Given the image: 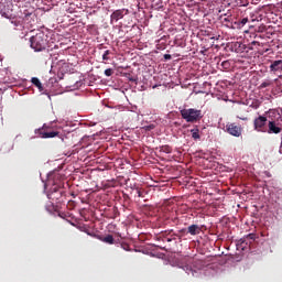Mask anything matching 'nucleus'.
I'll return each instance as SVG.
<instances>
[{
    "label": "nucleus",
    "instance_id": "nucleus-2",
    "mask_svg": "<svg viewBox=\"0 0 282 282\" xmlns=\"http://www.w3.org/2000/svg\"><path fill=\"white\" fill-rule=\"evenodd\" d=\"M181 116L183 120L187 122H199L204 116L202 115V110H197L195 108L182 109Z\"/></svg>",
    "mask_w": 282,
    "mask_h": 282
},
{
    "label": "nucleus",
    "instance_id": "nucleus-20",
    "mask_svg": "<svg viewBox=\"0 0 282 282\" xmlns=\"http://www.w3.org/2000/svg\"><path fill=\"white\" fill-rule=\"evenodd\" d=\"M105 76H113V69L107 68V69L105 70Z\"/></svg>",
    "mask_w": 282,
    "mask_h": 282
},
{
    "label": "nucleus",
    "instance_id": "nucleus-24",
    "mask_svg": "<svg viewBox=\"0 0 282 282\" xmlns=\"http://www.w3.org/2000/svg\"><path fill=\"white\" fill-rule=\"evenodd\" d=\"M128 80H129L130 83H135L138 79L134 78V77H128Z\"/></svg>",
    "mask_w": 282,
    "mask_h": 282
},
{
    "label": "nucleus",
    "instance_id": "nucleus-11",
    "mask_svg": "<svg viewBox=\"0 0 282 282\" xmlns=\"http://www.w3.org/2000/svg\"><path fill=\"white\" fill-rule=\"evenodd\" d=\"M100 241L108 243L109 246H113L116 243V239H113L112 235H107L106 237L100 238Z\"/></svg>",
    "mask_w": 282,
    "mask_h": 282
},
{
    "label": "nucleus",
    "instance_id": "nucleus-21",
    "mask_svg": "<svg viewBox=\"0 0 282 282\" xmlns=\"http://www.w3.org/2000/svg\"><path fill=\"white\" fill-rule=\"evenodd\" d=\"M265 87H270V83H269V82H263V83L260 85V89H265Z\"/></svg>",
    "mask_w": 282,
    "mask_h": 282
},
{
    "label": "nucleus",
    "instance_id": "nucleus-22",
    "mask_svg": "<svg viewBox=\"0 0 282 282\" xmlns=\"http://www.w3.org/2000/svg\"><path fill=\"white\" fill-rule=\"evenodd\" d=\"M241 25H246V23H248V18H243L241 21H240Z\"/></svg>",
    "mask_w": 282,
    "mask_h": 282
},
{
    "label": "nucleus",
    "instance_id": "nucleus-27",
    "mask_svg": "<svg viewBox=\"0 0 282 282\" xmlns=\"http://www.w3.org/2000/svg\"><path fill=\"white\" fill-rule=\"evenodd\" d=\"M166 241H167V242H171V241H173V240H172L171 238H167Z\"/></svg>",
    "mask_w": 282,
    "mask_h": 282
},
{
    "label": "nucleus",
    "instance_id": "nucleus-8",
    "mask_svg": "<svg viewBox=\"0 0 282 282\" xmlns=\"http://www.w3.org/2000/svg\"><path fill=\"white\" fill-rule=\"evenodd\" d=\"M265 133L279 134V133H281V127H279V123H276V121L271 120V121L268 122V128H267Z\"/></svg>",
    "mask_w": 282,
    "mask_h": 282
},
{
    "label": "nucleus",
    "instance_id": "nucleus-33",
    "mask_svg": "<svg viewBox=\"0 0 282 282\" xmlns=\"http://www.w3.org/2000/svg\"><path fill=\"white\" fill-rule=\"evenodd\" d=\"M141 196L140 192H139V197Z\"/></svg>",
    "mask_w": 282,
    "mask_h": 282
},
{
    "label": "nucleus",
    "instance_id": "nucleus-9",
    "mask_svg": "<svg viewBox=\"0 0 282 282\" xmlns=\"http://www.w3.org/2000/svg\"><path fill=\"white\" fill-rule=\"evenodd\" d=\"M270 72L276 74V72H282V59L272 61L269 66Z\"/></svg>",
    "mask_w": 282,
    "mask_h": 282
},
{
    "label": "nucleus",
    "instance_id": "nucleus-13",
    "mask_svg": "<svg viewBox=\"0 0 282 282\" xmlns=\"http://www.w3.org/2000/svg\"><path fill=\"white\" fill-rule=\"evenodd\" d=\"M250 242H248V238L242 237L237 241V246H240V248H242V250L246 248V246H248Z\"/></svg>",
    "mask_w": 282,
    "mask_h": 282
},
{
    "label": "nucleus",
    "instance_id": "nucleus-17",
    "mask_svg": "<svg viewBox=\"0 0 282 282\" xmlns=\"http://www.w3.org/2000/svg\"><path fill=\"white\" fill-rule=\"evenodd\" d=\"M183 270H185L187 274H192V276H195V270H193V268L185 265Z\"/></svg>",
    "mask_w": 282,
    "mask_h": 282
},
{
    "label": "nucleus",
    "instance_id": "nucleus-4",
    "mask_svg": "<svg viewBox=\"0 0 282 282\" xmlns=\"http://www.w3.org/2000/svg\"><path fill=\"white\" fill-rule=\"evenodd\" d=\"M265 124H268V118L264 116H259L253 121L254 130L261 133H265V131H268V127H265Z\"/></svg>",
    "mask_w": 282,
    "mask_h": 282
},
{
    "label": "nucleus",
    "instance_id": "nucleus-30",
    "mask_svg": "<svg viewBox=\"0 0 282 282\" xmlns=\"http://www.w3.org/2000/svg\"><path fill=\"white\" fill-rule=\"evenodd\" d=\"M224 21H230L228 18H225Z\"/></svg>",
    "mask_w": 282,
    "mask_h": 282
},
{
    "label": "nucleus",
    "instance_id": "nucleus-23",
    "mask_svg": "<svg viewBox=\"0 0 282 282\" xmlns=\"http://www.w3.org/2000/svg\"><path fill=\"white\" fill-rule=\"evenodd\" d=\"M163 57L165 61H171V58H172L171 54H165Z\"/></svg>",
    "mask_w": 282,
    "mask_h": 282
},
{
    "label": "nucleus",
    "instance_id": "nucleus-18",
    "mask_svg": "<svg viewBox=\"0 0 282 282\" xmlns=\"http://www.w3.org/2000/svg\"><path fill=\"white\" fill-rule=\"evenodd\" d=\"M245 237H246L247 241H254V239H257V235H254V234H248Z\"/></svg>",
    "mask_w": 282,
    "mask_h": 282
},
{
    "label": "nucleus",
    "instance_id": "nucleus-15",
    "mask_svg": "<svg viewBox=\"0 0 282 282\" xmlns=\"http://www.w3.org/2000/svg\"><path fill=\"white\" fill-rule=\"evenodd\" d=\"M12 25H14V28H19V30H23V21L15 19L11 21Z\"/></svg>",
    "mask_w": 282,
    "mask_h": 282
},
{
    "label": "nucleus",
    "instance_id": "nucleus-6",
    "mask_svg": "<svg viewBox=\"0 0 282 282\" xmlns=\"http://www.w3.org/2000/svg\"><path fill=\"white\" fill-rule=\"evenodd\" d=\"M126 14H129V9H118L113 11L110 15V21L113 23V21H120V19H124Z\"/></svg>",
    "mask_w": 282,
    "mask_h": 282
},
{
    "label": "nucleus",
    "instance_id": "nucleus-3",
    "mask_svg": "<svg viewBox=\"0 0 282 282\" xmlns=\"http://www.w3.org/2000/svg\"><path fill=\"white\" fill-rule=\"evenodd\" d=\"M51 127L47 123H44L42 128L36 129L35 133L36 135H40V138H56L58 135V131H50Z\"/></svg>",
    "mask_w": 282,
    "mask_h": 282
},
{
    "label": "nucleus",
    "instance_id": "nucleus-25",
    "mask_svg": "<svg viewBox=\"0 0 282 282\" xmlns=\"http://www.w3.org/2000/svg\"><path fill=\"white\" fill-rule=\"evenodd\" d=\"M122 248H123V250H129V249H128V248H129V245H123Z\"/></svg>",
    "mask_w": 282,
    "mask_h": 282
},
{
    "label": "nucleus",
    "instance_id": "nucleus-26",
    "mask_svg": "<svg viewBox=\"0 0 282 282\" xmlns=\"http://www.w3.org/2000/svg\"><path fill=\"white\" fill-rule=\"evenodd\" d=\"M153 128H154L153 126H149V127H148V130L150 131V129H153Z\"/></svg>",
    "mask_w": 282,
    "mask_h": 282
},
{
    "label": "nucleus",
    "instance_id": "nucleus-12",
    "mask_svg": "<svg viewBox=\"0 0 282 282\" xmlns=\"http://www.w3.org/2000/svg\"><path fill=\"white\" fill-rule=\"evenodd\" d=\"M31 83L37 87L39 91H43V84L41 83V79L39 77H32Z\"/></svg>",
    "mask_w": 282,
    "mask_h": 282
},
{
    "label": "nucleus",
    "instance_id": "nucleus-7",
    "mask_svg": "<svg viewBox=\"0 0 282 282\" xmlns=\"http://www.w3.org/2000/svg\"><path fill=\"white\" fill-rule=\"evenodd\" d=\"M61 191V185H53L47 193V197L54 202V199H58L59 197H63V192Z\"/></svg>",
    "mask_w": 282,
    "mask_h": 282
},
{
    "label": "nucleus",
    "instance_id": "nucleus-16",
    "mask_svg": "<svg viewBox=\"0 0 282 282\" xmlns=\"http://www.w3.org/2000/svg\"><path fill=\"white\" fill-rule=\"evenodd\" d=\"M160 151L162 153H173V148H171V145H162Z\"/></svg>",
    "mask_w": 282,
    "mask_h": 282
},
{
    "label": "nucleus",
    "instance_id": "nucleus-29",
    "mask_svg": "<svg viewBox=\"0 0 282 282\" xmlns=\"http://www.w3.org/2000/svg\"><path fill=\"white\" fill-rule=\"evenodd\" d=\"M224 65H228V62H223V66H224Z\"/></svg>",
    "mask_w": 282,
    "mask_h": 282
},
{
    "label": "nucleus",
    "instance_id": "nucleus-32",
    "mask_svg": "<svg viewBox=\"0 0 282 282\" xmlns=\"http://www.w3.org/2000/svg\"><path fill=\"white\" fill-rule=\"evenodd\" d=\"M261 105V102L258 101V107Z\"/></svg>",
    "mask_w": 282,
    "mask_h": 282
},
{
    "label": "nucleus",
    "instance_id": "nucleus-31",
    "mask_svg": "<svg viewBox=\"0 0 282 282\" xmlns=\"http://www.w3.org/2000/svg\"><path fill=\"white\" fill-rule=\"evenodd\" d=\"M241 120H248V118H241Z\"/></svg>",
    "mask_w": 282,
    "mask_h": 282
},
{
    "label": "nucleus",
    "instance_id": "nucleus-10",
    "mask_svg": "<svg viewBox=\"0 0 282 282\" xmlns=\"http://www.w3.org/2000/svg\"><path fill=\"white\" fill-rule=\"evenodd\" d=\"M202 232V227L199 225H191L187 227V234L195 237L196 235H199Z\"/></svg>",
    "mask_w": 282,
    "mask_h": 282
},
{
    "label": "nucleus",
    "instance_id": "nucleus-28",
    "mask_svg": "<svg viewBox=\"0 0 282 282\" xmlns=\"http://www.w3.org/2000/svg\"><path fill=\"white\" fill-rule=\"evenodd\" d=\"M257 43L259 44V42H256V41L252 42L253 45H257Z\"/></svg>",
    "mask_w": 282,
    "mask_h": 282
},
{
    "label": "nucleus",
    "instance_id": "nucleus-14",
    "mask_svg": "<svg viewBox=\"0 0 282 282\" xmlns=\"http://www.w3.org/2000/svg\"><path fill=\"white\" fill-rule=\"evenodd\" d=\"M193 140H199L202 137L199 135V129L194 128L191 130Z\"/></svg>",
    "mask_w": 282,
    "mask_h": 282
},
{
    "label": "nucleus",
    "instance_id": "nucleus-1",
    "mask_svg": "<svg viewBox=\"0 0 282 282\" xmlns=\"http://www.w3.org/2000/svg\"><path fill=\"white\" fill-rule=\"evenodd\" d=\"M47 34L45 32L40 31L35 35L30 37V47L34 50V52H45L47 47H50V41L47 40Z\"/></svg>",
    "mask_w": 282,
    "mask_h": 282
},
{
    "label": "nucleus",
    "instance_id": "nucleus-19",
    "mask_svg": "<svg viewBox=\"0 0 282 282\" xmlns=\"http://www.w3.org/2000/svg\"><path fill=\"white\" fill-rule=\"evenodd\" d=\"M109 54H111V51H105V53L102 54V61H109Z\"/></svg>",
    "mask_w": 282,
    "mask_h": 282
},
{
    "label": "nucleus",
    "instance_id": "nucleus-5",
    "mask_svg": "<svg viewBox=\"0 0 282 282\" xmlns=\"http://www.w3.org/2000/svg\"><path fill=\"white\" fill-rule=\"evenodd\" d=\"M226 131L229 135H234V138H241V133H243V128L238 126L237 123H227Z\"/></svg>",
    "mask_w": 282,
    "mask_h": 282
}]
</instances>
